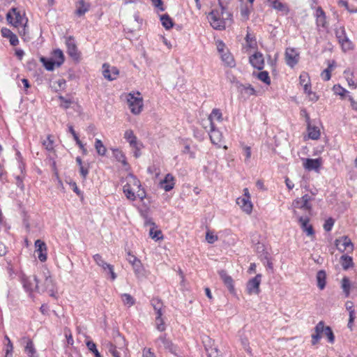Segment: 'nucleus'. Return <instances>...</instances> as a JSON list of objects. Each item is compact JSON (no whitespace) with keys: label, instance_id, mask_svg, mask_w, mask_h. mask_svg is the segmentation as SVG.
<instances>
[{"label":"nucleus","instance_id":"nucleus-47","mask_svg":"<svg viewBox=\"0 0 357 357\" xmlns=\"http://www.w3.org/2000/svg\"><path fill=\"white\" fill-rule=\"evenodd\" d=\"M121 299L124 305H128L129 307L133 305L135 303L134 298L129 294H121Z\"/></svg>","mask_w":357,"mask_h":357},{"label":"nucleus","instance_id":"nucleus-20","mask_svg":"<svg viewBox=\"0 0 357 357\" xmlns=\"http://www.w3.org/2000/svg\"><path fill=\"white\" fill-rule=\"evenodd\" d=\"M22 341L24 343H26L24 351L27 354V356L29 357H38V355L35 349L33 341L28 337H24L22 339Z\"/></svg>","mask_w":357,"mask_h":357},{"label":"nucleus","instance_id":"nucleus-8","mask_svg":"<svg viewBox=\"0 0 357 357\" xmlns=\"http://www.w3.org/2000/svg\"><path fill=\"white\" fill-rule=\"evenodd\" d=\"M12 11L14 13L15 17H13L10 12L7 14V20L14 25L15 26H19L21 25H24V30L25 29V26L27 22V20L24 19L23 16L20 14V12L17 11L16 8H13Z\"/></svg>","mask_w":357,"mask_h":357},{"label":"nucleus","instance_id":"nucleus-45","mask_svg":"<svg viewBox=\"0 0 357 357\" xmlns=\"http://www.w3.org/2000/svg\"><path fill=\"white\" fill-rule=\"evenodd\" d=\"M252 8V4H250V6H243L241 8V16L243 20H248L249 19L250 14L251 13V9Z\"/></svg>","mask_w":357,"mask_h":357},{"label":"nucleus","instance_id":"nucleus-17","mask_svg":"<svg viewBox=\"0 0 357 357\" xmlns=\"http://www.w3.org/2000/svg\"><path fill=\"white\" fill-rule=\"evenodd\" d=\"M249 61L252 66L258 70H262L264 67V59L261 52H257L251 55Z\"/></svg>","mask_w":357,"mask_h":357},{"label":"nucleus","instance_id":"nucleus-11","mask_svg":"<svg viewBox=\"0 0 357 357\" xmlns=\"http://www.w3.org/2000/svg\"><path fill=\"white\" fill-rule=\"evenodd\" d=\"M208 135L211 142L213 144L218 146V147H220L223 136L222 132L216 128L214 123H211V126H210Z\"/></svg>","mask_w":357,"mask_h":357},{"label":"nucleus","instance_id":"nucleus-1","mask_svg":"<svg viewBox=\"0 0 357 357\" xmlns=\"http://www.w3.org/2000/svg\"><path fill=\"white\" fill-rule=\"evenodd\" d=\"M208 20L213 29L222 30L225 28L227 21H232V14L225 10L222 14V8L220 10H213L208 14Z\"/></svg>","mask_w":357,"mask_h":357},{"label":"nucleus","instance_id":"nucleus-55","mask_svg":"<svg viewBox=\"0 0 357 357\" xmlns=\"http://www.w3.org/2000/svg\"><path fill=\"white\" fill-rule=\"evenodd\" d=\"M132 266L133 271L137 275L139 276L140 275H142L144 268L140 260H138L137 262H135Z\"/></svg>","mask_w":357,"mask_h":357},{"label":"nucleus","instance_id":"nucleus-56","mask_svg":"<svg viewBox=\"0 0 357 357\" xmlns=\"http://www.w3.org/2000/svg\"><path fill=\"white\" fill-rule=\"evenodd\" d=\"M89 172V165L79 167V173L83 179H86Z\"/></svg>","mask_w":357,"mask_h":357},{"label":"nucleus","instance_id":"nucleus-12","mask_svg":"<svg viewBox=\"0 0 357 357\" xmlns=\"http://www.w3.org/2000/svg\"><path fill=\"white\" fill-rule=\"evenodd\" d=\"M305 114V121L307 123V129L308 132V137L310 139L313 140H317L320 137V130L318 127L315 126H312L310 123V118L306 110H303Z\"/></svg>","mask_w":357,"mask_h":357},{"label":"nucleus","instance_id":"nucleus-7","mask_svg":"<svg viewBox=\"0 0 357 357\" xmlns=\"http://www.w3.org/2000/svg\"><path fill=\"white\" fill-rule=\"evenodd\" d=\"M68 54L75 61H79L80 53L77 50L75 39L72 36L66 38Z\"/></svg>","mask_w":357,"mask_h":357},{"label":"nucleus","instance_id":"nucleus-63","mask_svg":"<svg viewBox=\"0 0 357 357\" xmlns=\"http://www.w3.org/2000/svg\"><path fill=\"white\" fill-rule=\"evenodd\" d=\"M153 6L157 8L160 11H164L165 7L163 6L162 0H151Z\"/></svg>","mask_w":357,"mask_h":357},{"label":"nucleus","instance_id":"nucleus-43","mask_svg":"<svg viewBox=\"0 0 357 357\" xmlns=\"http://www.w3.org/2000/svg\"><path fill=\"white\" fill-rule=\"evenodd\" d=\"M351 283L348 278L344 277L342 280V289L346 297H349L350 294Z\"/></svg>","mask_w":357,"mask_h":357},{"label":"nucleus","instance_id":"nucleus-54","mask_svg":"<svg viewBox=\"0 0 357 357\" xmlns=\"http://www.w3.org/2000/svg\"><path fill=\"white\" fill-rule=\"evenodd\" d=\"M127 181H128L127 183H130V186L134 185L138 188H140V187H141L140 181L133 174H129L127 177Z\"/></svg>","mask_w":357,"mask_h":357},{"label":"nucleus","instance_id":"nucleus-57","mask_svg":"<svg viewBox=\"0 0 357 357\" xmlns=\"http://www.w3.org/2000/svg\"><path fill=\"white\" fill-rule=\"evenodd\" d=\"M59 99L61 101V107H62L64 109H68L70 107V104L73 102L71 100L66 99L62 96H59Z\"/></svg>","mask_w":357,"mask_h":357},{"label":"nucleus","instance_id":"nucleus-40","mask_svg":"<svg viewBox=\"0 0 357 357\" xmlns=\"http://www.w3.org/2000/svg\"><path fill=\"white\" fill-rule=\"evenodd\" d=\"M114 155L116 160L118 162L122 163V165L124 167L128 166V163L126 161V157L121 151H120L119 149L114 150Z\"/></svg>","mask_w":357,"mask_h":357},{"label":"nucleus","instance_id":"nucleus-25","mask_svg":"<svg viewBox=\"0 0 357 357\" xmlns=\"http://www.w3.org/2000/svg\"><path fill=\"white\" fill-rule=\"evenodd\" d=\"M151 304L156 313L155 320L158 321L159 319H160V317H162V309L163 307V303H162L160 299L158 298H153L151 301Z\"/></svg>","mask_w":357,"mask_h":357},{"label":"nucleus","instance_id":"nucleus-22","mask_svg":"<svg viewBox=\"0 0 357 357\" xmlns=\"http://www.w3.org/2000/svg\"><path fill=\"white\" fill-rule=\"evenodd\" d=\"M250 198V196H248L247 197H238L236 200L237 204H238L243 211L248 214L250 213L252 209V204Z\"/></svg>","mask_w":357,"mask_h":357},{"label":"nucleus","instance_id":"nucleus-4","mask_svg":"<svg viewBox=\"0 0 357 357\" xmlns=\"http://www.w3.org/2000/svg\"><path fill=\"white\" fill-rule=\"evenodd\" d=\"M22 287L26 292L29 294L30 297H32V294L34 290H39L38 280L36 276L28 277L23 275L21 279Z\"/></svg>","mask_w":357,"mask_h":357},{"label":"nucleus","instance_id":"nucleus-35","mask_svg":"<svg viewBox=\"0 0 357 357\" xmlns=\"http://www.w3.org/2000/svg\"><path fill=\"white\" fill-rule=\"evenodd\" d=\"M326 274L323 270H320L317 273V286L320 289H324L326 287Z\"/></svg>","mask_w":357,"mask_h":357},{"label":"nucleus","instance_id":"nucleus-60","mask_svg":"<svg viewBox=\"0 0 357 357\" xmlns=\"http://www.w3.org/2000/svg\"><path fill=\"white\" fill-rule=\"evenodd\" d=\"M336 36L340 43L344 40V37H347L344 27H342L336 31Z\"/></svg>","mask_w":357,"mask_h":357},{"label":"nucleus","instance_id":"nucleus-5","mask_svg":"<svg viewBox=\"0 0 357 357\" xmlns=\"http://www.w3.org/2000/svg\"><path fill=\"white\" fill-rule=\"evenodd\" d=\"M155 345L159 348L167 349L174 355H177V347L170 340L167 338L166 334L160 335L155 340Z\"/></svg>","mask_w":357,"mask_h":357},{"label":"nucleus","instance_id":"nucleus-53","mask_svg":"<svg viewBox=\"0 0 357 357\" xmlns=\"http://www.w3.org/2000/svg\"><path fill=\"white\" fill-rule=\"evenodd\" d=\"M342 50L347 51L354 48L352 42L349 39L348 37H344V40L340 43Z\"/></svg>","mask_w":357,"mask_h":357},{"label":"nucleus","instance_id":"nucleus-9","mask_svg":"<svg viewBox=\"0 0 357 357\" xmlns=\"http://www.w3.org/2000/svg\"><path fill=\"white\" fill-rule=\"evenodd\" d=\"M261 275L257 274L255 277L250 279L246 286L248 294H258L260 291L259 285L261 283Z\"/></svg>","mask_w":357,"mask_h":357},{"label":"nucleus","instance_id":"nucleus-19","mask_svg":"<svg viewBox=\"0 0 357 357\" xmlns=\"http://www.w3.org/2000/svg\"><path fill=\"white\" fill-rule=\"evenodd\" d=\"M219 275L229 292L231 294L234 293L235 289L232 278L225 270L220 271Z\"/></svg>","mask_w":357,"mask_h":357},{"label":"nucleus","instance_id":"nucleus-24","mask_svg":"<svg viewBox=\"0 0 357 357\" xmlns=\"http://www.w3.org/2000/svg\"><path fill=\"white\" fill-rule=\"evenodd\" d=\"M76 10L75 14L80 17L84 15L86 13H87L89 10L90 8V4L89 3H86L84 0H79L76 3Z\"/></svg>","mask_w":357,"mask_h":357},{"label":"nucleus","instance_id":"nucleus-38","mask_svg":"<svg viewBox=\"0 0 357 357\" xmlns=\"http://www.w3.org/2000/svg\"><path fill=\"white\" fill-rule=\"evenodd\" d=\"M123 193L125 194L127 199L134 201L136 199L134 190L130 186V183H127L123 187Z\"/></svg>","mask_w":357,"mask_h":357},{"label":"nucleus","instance_id":"nucleus-14","mask_svg":"<svg viewBox=\"0 0 357 357\" xmlns=\"http://www.w3.org/2000/svg\"><path fill=\"white\" fill-rule=\"evenodd\" d=\"M36 250L38 259L44 262L47 260V245L45 243L40 239L35 241Z\"/></svg>","mask_w":357,"mask_h":357},{"label":"nucleus","instance_id":"nucleus-18","mask_svg":"<svg viewBox=\"0 0 357 357\" xmlns=\"http://www.w3.org/2000/svg\"><path fill=\"white\" fill-rule=\"evenodd\" d=\"M310 219L307 217L301 216L298 218V222L303 232L306 233L307 236H312L314 234V231L311 225H309Z\"/></svg>","mask_w":357,"mask_h":357},{"label":"nucleus","instance_id":"nucleus-50","mask_svg":"<svg viewBox=\"0 0 357 357\" xmlns=\"http://www.w3.org/2000/svg\"><path fill=\"white\" fill-rule=\"evenodd\" d=\"M333 91L336 95H339L342 98H344L349 91L339 84L334 85Z\"/></svg>","mask_w":357,"mask_h":357},{"label":"nucleus","instance_id":"nucleus-10","mask_svg":"<svg viewBox=\"0 0 357 357\" xmlns=\"http://www.w3.org/2000/svg\"><path fill=\"white\" fill-rule=\"evenodd\" d=\"M322 165V159L318 158H305L303 159V167L307 171H314L319 172L320 167Z\"/></svg>","mask_w":357,"mask_h":357},{"label":"nucleus","instance_id":"nucleus-3","mask_svg":"<svg viewBox=\"0 0 357 357\" xmlns=\"http://www.w3.org/2000/svg\"><path fill=\"white\" fill-rule=\"evenodd\" d=\"M137 96L134 93H129L128 96V104L131 112L133 114H139L143 108V99L140 96V93L137 92Z\"/></svg>","mask_w":357,"mask_h":357},{"label":"nucleus","instance_id":"nucleus-16","mask_svg":"<svg viewBox=\"0 0 357 357\" xmlns=\"http://www.w3.org/2000/svg\"><path fill=\"white\" fill-rule=\"evenodd\" d=\"M299 54L294 48H287L285 52V59L287 64L290 67H294L298 62Z\"/></svg>","mask_w":357,"mask_h":357},{"label":"nucleus","instance_id":"nucleus-33","mask_svg":"<svg viewBox=\"0 0 357 357\" xmlns=\"http://www.w3.org/2000/svg\"><path fill=\"white\" fill-rule=\"evenodd\" d=\"M222 61L225 63V64L230 68H233L235 66V61L232 56V55L227 52H224L221 54Z\"/></svg>","mask_w":357,"mask_h":357},{"label":"nucleus","instance_id":"nucleus-62","mask_svg":"<svg viewBox=\"0 0 357 357\" xmlns=\"http://www.w3.org/2000/svg\"><path fill=\"white\" fill-rule=\"evenodd\" d=\"M243 151L245 155V162L248 163L251 157V149L249 146H245Z\"/></svg>","mask_w":357,"mask_h":357},{"label":"nucleus","instance_id":"nucleus-51","mask_svg":"<svg viewBox=\"0 0 357 357\" xmlns=\"http://www.w3.org/2000/svg\"><path fill=\"white\" fill-rule=\"evenodd\" d=\"M86 347L89 351H91L94 355L95 357H102L100 354L98 352L96 344L91 340L86 342Z\"/></svg>","mask_w":357,"mask_h":357},{"label":"nucleus","instance_id":"nucleus-58","mask_svg":"<svg viewBox=\"0 0 357 357\" xmlns=\"http://www.w3.org/2000/svg\"><path fill=\"white\" fill-rule=\"evenodd\" d=\"M206 240L208 243H213L218 240V236L214 235L211 231H208L206 234Z\"/></svg>","mask_w":357,"mask_h":357},{"label":"nucleus","instance_id":"nucleus-29","mask_svg":"<svg viewBox=\"0 0 357 357\" xmlns=\"http://www.w3.org/2000/svg\"><path fill=\"white\" fill-rule=\"evenodd\" d=\"M315 16L317 26L324 27L326 24V15L321 7L317 8Z\"/></svg>","mask_w":357,"mask_h":357},{"label":"nucleus","instance_id":"nucleus-61","mask_svg":"<svg viewBox=\"0 0 357 357\" xmlns=\"http://www.w3.org/2000/svg\"><path fill=\"white\" fill-rule=\"evenodd\" d=\"M143 147L142 142L137 144L135 146H132L131 148L134 149V156L135 158H139L141 155L140 150Z\"/></svg>","mask_w":357,"mask_h":357},{"label":"nucleus","instance_id":"nucleus-44","mask_svg":"<svg viewBox=\"0 0 357 357\" xmlns=\"http://www.w3.org/2000/svg\"><path fill=\"white\" fill-rule=\"evenodd\" d=\"M335 62L334 61H333L332 63L328 64V68L326 69H325L321 73V77H322L323 80H324V81L330 80V79L331 77V73L333 68L335 66Z\"/></svg>","mask_w":357,"mask_h":357},{"label":"nucleus","instance_id":"nucleus-15","mask_svg":"<svg viewBox=\"0 0 357 357\" xmlns=\"http://www.w3.org/2000/svg\"><path fill=\"white\" fill-rule=\"evenodd\" d=\"M119 71L116 67L110 66L107 63L102 65V75L104 77L109 81L116 79Z\"/></svg>","mask_w":357,"mask_h":357},{"label":"nucleus","instance_id":"nucleus-46","mask_svg":"<svg viewBox=\"0 0 357 357\" xmlns=\"http://www.w3.org/2000/svg\"><path fill=\"white\" fill-rule=\"evenodd\" d=\"M95 148H96L98 155H105L107 150L100 139H96Z\"/></svg>","mask_w":357,"mask_h":357},{"label":"nucleus","instance_id":"nucleus-49","mask_svg":"<svg viewBox=\"0 0 357 357\" xmlns=\"http://www.w3.org/2000/svg\"><path fill=\"white\" fill-rule=\"evenodd\" d=\"M155 227H151L149 230L150 236L155 240L158 241L163 238V236L162 234V231L159 229L155 230Z\"/></svg>","mask_w":357,"mask_h":357},{"label":"nucleus","instance_id":"nucleus-64","mask_svg":"<svg viewBox=\"0 0 357 357\" xmlns=\"http://www.w3.org/2000/svg\"><path fill=\"white\" fill-rule=\"evenodd\" d=\"M142 357H155V355L151 349L144 348L142 351Z\"/></svg>","mask_w":357,"mask_h":357},{"label":"nucleus","instance_id":"nucleus-39","mask_svg":"<svg viewBox=\"0 0 357 357\" xmlns=\"http://www.w3.org/2000/svg\"><path fill=\"white\" fill-rule=\"evenodd\" d=\"M322 333L327 337L329 343L333 344L335 341V335L330 326H325L323 321V332Z\"/></svg>","mask_w":357,"mask_h":357},{"label":"nucleus","instance_id":"nucleus-36","mask_svg":"<svg viewBox=\"0 0 357 357\" xmlns=\"http://www.w3.org/2000/svg\"><path fill=\"white\" fill-rule=\"evenodd\" d=\"M341 265L344 270H348L354 266L353 259L351 257L344 255L340 257Z\"/></svg>","mask_w":357,"mask_h":357},{"label":"nucleus","instance_id":"nucleus-23","mask_svg":"<svg viewBox=\"0 0 357 357\" xmlns=\"http://www.w3.org/2000/svg\"><path fill=\"white\" fill-rule=\"evenodd\" d=\"M310 201L311 197L306 194L304 195L301 198L295 200L294 204L296 207L310 210L312 207L309 203Z\"/></svg>","mask_w":357,"mask_h":357},{"label":"nucleus","instance_id":"nucleus-41","mask_svg":"<svg viewBox=\"0 0 357 357\" xmlns=\"http://www.w3.org/2000/svg\"><path fill=\"white\" fill-rule=\"evenodd\" d=\"M345 307H346V310L349 312V316L350 317V321L354 322V319L356 318L354 303L351 301H347L345 303Z\"/></svg>","mask_w":357,"mask_h":357},{"label":"nucleus","instance_id":"nucleus-48","mask_svg":"<svg viewBox=\"0 0 357 357\" xmlns=\"http://www.w3.org/2000/svg\"><path fill=\"white\" fill-rule=\"evenodd\" d=\"M257 78L263 82L264 83L269 85L271 84V79L269 77V74L267 71H261L259 72L257 75Z\"/></svg>","mask_w":357,"mask_h":357},{"label":"nucleus","instance_id":"nucleus-28","mask_svg":"<svg viewBox=\"0 0 357 357\" xmlns=\"http://www.w3.org/2000/svg\"><path fill=\"white\" fill-rule=\"evenodd\" d=\"M160 184L161 187L166 192L170 191L174 186L173 176L170 174H167Z\"/></svg>","mask_w":357,"mask_h":357},{"label":"nucleus","instance_id":"nucleus-59","mask_svg":"<svg viewBox=\"0 0 357 357\" xmlns=\"http://www.w3.org/2000/svg\"><path fill=\"white\" fill-rule=\"evenodd\" d=\"M334 222L335 221L332 218L327 219L324 225V229H325V231H330L333 228Z\"/></svg>","mask_w":357,"mask_h":357},{"label":"nucleus","instance_id":"nucleus-52","mask_svg":"<svg viewBox=\"0 0 357 357\" xmlns=\"http://www.w3.org/2000/svg\"><path fill=\"white\" fill-rule=\"evenodd\" d=\"M43 145L45 147V149L49 151H53L54 150V141L53 139H52V136L51 135H48L47 137V139H45L43 142Z\"/></svg>","mask_w":357,"mask_h":357},{"label":"nucleus","instance_id":"nucleus-42","mask_svg":"<svg viewBox=\"0 0 357 357\" xmlns=\"http://www.w3.org/2000/svg\"><path fill=\"white\" fill-rule=\"evenodd\" d=\"M160 22L166 29H169L173 26L172 20L167 14H164L160 16Z\"/></svg>","mask_w":357,"mask_h":357},{"label":"nucleus","instance_id":"nucleus-2","mask_svg":"<svg viewBox=\"0 0 357 357\" xmlns=\"http://www.w3.org/2000/svg\"><path fill=\"white\" fill-rule=\"evenodd\" d=\"M44 281L41 286H39L40 289L38 291H41L43 292H47L51 297L56 298V284L50 275L49 271L43 273Z\"/></svg>","mask_w":357,"mask_h":357},{"label":"nucleus","instance_id":"nucleus-31","mask_svg":"<svg viewBox=\"0 0 357 357\" xmlns=\"http://www.w3.org/2000/svg\"><path fill=\"white\" fill-rule=\"evenodd\" d=\"M272 8L274 9L284 12L285 14L289 13V8L287 6L279 0H268Z\"/></svg>","mask_w":357,"mask_h":357},{"label":"nucleus","instance_id":"nucleus-13","mask_svg":"<svg viewBox=\"0 0 357 357\" xmlns=\"http://www.w3.org/2000/svg\"><path fill=\"white\" fill-rule=\"evenodd\" d=\"M335 246L338 250L343 252L346 250L352 251L354 246L349 238L346 236L335 240Z\"/></svg>","mask_w":357,"mask_h":357},{"label":"nucleus","instance_id":"nucleus-21","mask_svg":"<svg viewBox=\"0 0 357 357\" xmlns=\"http://www.w3.org/2000/svg\"><path fill=\"white\" fill-rule=\"evenodd\" d=\"M119 342V350L113 355H112L113 357H121L122 354H123L125 356H126V343L125 340L123 337H122L119 333L117 334V336L115 337V342Z\"/></svg>","mask_w":357,"mask_h":357},{"label":"nucleus","instance_id":"nucleus-6","mask_svg":"<svg viewBox=\"0 0 357 357\" xmlns=\"http://www.w3.org/2000/svg\"><path fill=\"white\" fill-rule=\"evenodd\" d=\"M93 258L98 266H100L105 271L110 274L111 279L112 280H114L116 278L117 276L114 271V266L105 261L100 255L96 254L93 256Z\"/></svg>","mask_w":357,"mask_h":357},{"label":"nucleus","instance_id":"nucleus-32","mask_svg":"<svg viewBox=\"0 0 357 357\" xmlns=\"http://www.w3.org/2000/svg\"><path fill=\"white\" fill-rule=\"evenodd\" d=\"M124 138L129 143L130 147L135 146L140 142L137 140V137L135 135L132 130H127L124 133Z\"/></svg>","mask_w":357,"mask_h":357},{"label":"nucleus","instance_id":"nucleus-26","mask_svg":"<svg viewBox=\"0 0 357 357\" xmlns=\"http://www.w3.org/2000/svg\"><path fill=\"white\" fill-rule=\"evenodd\" d=\"M236 86L241 93H244L247 96H250L255 94V89L250 84L243 85L239 82L236 81Z\"/></svg>","mask_w":357,"mask_h":357},{"label":"nucleus","instance_id":"nucleus-27","mask_svg":"<svg viewBox=\"0 0 357 357\" xmlns=\"http://www.w3.org/2000/svg\"><path fill=\"white\" fill-rule=\"evenodd\" d=\"M315 333L312 335V344L315 345L321 339L323 332V321H319L314 328Z\"/></svg>","mask_w":357,"mask_h":357},{"label":"nucleus","instance_id":"nucleus-37","mask_svg":"<svg viewBox=\"0 0 357 357\" xmlns=\"http://www.w3.org/2000/svg\"><path fill=\"white\" fill-rule=\"evenodd\" d=\"M54 60L56 61V67L61 66L64 62V55L60 49L54 50L53 52Z\"/></svg>","mask_w":357,"mask_h":357},{"label":"nucleus","instance_id":"nucleus-34","mask_svg":"<svg viewBox=\"0 0 357 357\" xmlns=\"http://www.w3.org/2000/svg\"><path fill=\"white\" fill-rule=\"evenodd\" d=\"M40 61L43 64L46 70L49 71L53 70L55 66H56V61L52 58L47 59L44 56H41L40 58Z\"/></svg>","mask_w":357,"mask_h":357},{"label":"nucleus","instance_id":"nucleus-30","mask_svg":"<svg viewBox=\"0 0 357 357\" xmlns=\"http://www.w3.org/2000/svg\"><path fill=\"white\" fill-rule=\"evenodd\" d=\"M215 119L219 122H222L223 120L222 114L220 109L217 108L213 109V110L211 111V114L208 116V121L210 126H211V123H213V121Z\"/></svg>","mask_w":357,"mask_h":357}]
</instances>
